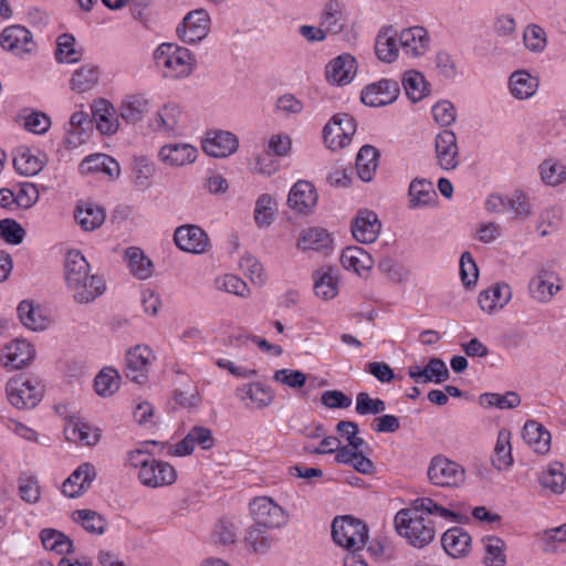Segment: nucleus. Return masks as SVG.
I'll return each mask as SVG.
<instances>
[{
	"instance_id": "nucleus-59",
	"label": "nucleus",
	"mask_w": 566,
	"mask_h": 566,
	"mask_svg": "<svg viewBox=\"0 0 566 566\" xmlns=\"http://www.w3.org/2000/svg\"><path fill=\"white\" fill-rule=\"evenodd\" d=\"M273 380L290 389L298 390L305 386L307 376L297 369L282 368L274 371Z\"/></svg>"
},
{
	"instance_id": "nucleus-52",
	"label": "nucleus",
	"mask_w": 566,
	"mask_h": 566,
	"mask_svg": "<svg viewBox=\"0 0 566 566\" xmlns=\"http://www.w3.org/2000/svg\"><path fill=\"white\" fill-rule=\"evenodd\" d=\"M214 286L218 291L245 297L250 290L245 281L232 273H223L214 279Z\"/></svg>"
},
{
	"instance_id": "nucleus-10",
	"label": "nucleus",
	"mask_w": 566,
	"mask_h": 566,
	"mask_svg": "<svg viewBox=\"0 0 566 566\" xmlns=\"http://www.w3.org/2000/svg\"><path fill=\"white\" fill-rule=\"evenodd\" d=\"M155 354L149 346L137 345L126 354V376L133 382L143 385L148 380Z\"/></svg>"
},
{
	"instance_id": "nucleus-50",
	"label": "nucleus",
	"mask_w": 566,
	"mask_h": 566,
	"mask_svg": "<svg viewBox=\"0 0 566 566\" xmlns=\"http://www.w3.org/2000/svg\"><path fill=\"white\" fill-rule=\"evenodd\" d=\"M180 115L178 106L166 105L157 113L154 125L161 133H176L180 126Z\"/></svg>"
},
{
	"instance_id": "nucleus-27",
	"label": "nucleus",
	"mask_w": 566,
	"mask_h": 566,
	"mask_svg": "<svg viewBox=\"0 0 566 566\" xmlns=\"http://www.w3.org/2000/svg\"><path fill=\"white\" fill-rule=\"evenodd\" d=\"M340 279L332 268H321L313 273V290L317 298L329 302L337 297Z\"/></svg>"
},
{
	"instance_id": "nucleus-12",
	"label": "nucleus",
	"mask_w": 566,
	"mask_h": 566,
	"mask_svg": "<svg viewBox=\"0 0 566 566\" xmlns=\"http://www.w3.org/2000/svg\"><path fill=\"white\" fill-rule=\"evenodd\" d=\"M399 96L397 82L382 78L364 87L360 101L370 107H380L394 103Z\"/></svg>"
},
{
	"instance_id": "nucleus-24",
	"label": "nucleus",
	"mask_w": 566,
	"mask_h": 566,
	"mask_svg": "<svg viewBox=\"0 0 566 566\" xmlns=\"http://www.w3.org/2000/svg\"><path fill=\"white\" fill-rule=\"evenodd\" d=\"M175 242L182 251L200 254L209 249V238L196 226H182L175 232Z\"/></svg>"
},
{
	"instance_id": "nucleus-8",
	"label": "nucleus",
	"mask_w": 566,
	"mask_h": 566,
	"mask_svg": "<svg viewBox=\"0 0 566 566\" xmlns=\"http://www.w3.org/2000/svg\"><path fill=\"white\" fill-rule=\"evenodd\" d=\"M155 60L176 77L190 74L195 63L192 54L187 49L172 43L160 44L155 52Z\"/></svg>"
},
{
	"instance_id": "nucleus-5",
	"label": "nucleus",
	"mask_w": 566,
	"mask_h": 566,
	"mask_svg": "<svg viewBox=\"0 0 566 566\" xmlns=\"http://www.w3.org/2000/svg\"><path fill=\"white\" fill-rule=\"evenodd\" d=\"M332 528L335 543L350 551L352 554L360 551L368 538L366 525L360 520L350 516L335 518Z\"/></svg>"
},
{
	"instance_id": "nucleus-56",
	"label": "nucleus",
	"mask_w": 566,
	"mask_h": 566,
	"mask_svg": "<svg viewBox=\"0 0 566 566\" xmlns=\"http://www.w3.org/2000/svg\"><path fill=\"white\" fill-rule=\"evenodd\" d=\"M238 269L245 275L253 284H262L265 281V273L263 264L260 260L251 254H244L238 262Z\"/></svg>"
},
{
	"instance_id": "nucleus-58",
	"label": "nucleus",
	"mask_w": 566,
	"mask_h": 566,
	"mask_svg": "<svg viewBox=\"0 0 566 566\" xmlns=\"http://www.w3.org/2000/svg\"><path fill=\"white\" fill-rule=\"evenodd\" d=\"M148 108V101L142 96H129L120 105V116L129 123L138 122Z\"/></svg>"
},
{
	"instance_id": "nucleus-45",
	"label": "nucleus",
	"mask_w": 566,
	"mask_h": 566,
	"mask_svg": "<svg viewBox=\"0 0 566 566\" xmlns=\"http://www.w3.org/2000/svg\"><path fill=\"white\" fill-rule=\"evenodd\" d=\"M378 168V151L373 146L361 147L356 158L358 177L363 181H370Z\"/></svg>"
},
{
	"instance_id": "nucleus-18",
	"label": "nucleus",
	"mask_w": 566,
	"mask_h": 566,
	"mask_svg": "<svg viewBox=\"0 0 566 566\" xmlns=\"http://www.w3.org/2000/svg\"><path fill=\"white\" fill-rule=\"evenodd\" d=\"M333 244L332 234L322 227L302 229L295 239V249L302 253L324 252Z\"/></svg>"
},
{
	"instance_id": "nucleus-29",
	"label": "nucleus",
	"mask_w": 566,
	"mask_h": 566,
	"mask_svg": "<svg viewBox=\"0 0 566 566\" xmlns=\"http://www.w3.org/2000/svg\"><path fill=\"white\" fill-rule=\"evenodd\" d=\"M238 138L229 132H209L203 142V151L212 157H227L237 151Z\"/></svg>"
},
{
	"instance_id": "nucleus-41",
	"label": "nucleus",
	"mask_w": 566,
	"mask_h": 566,
	"mask_svg": "<svg viewBox=\"0 0 566 566\" xmlns=\"http://www.w3.org/2000/svg\"><path fill=\"white\" fill-rule=\"evenodd\" d=\"M80 172L82 175L104 172L109 177H117L120 169L119 165L112 157L104 154H94L81 161Z\"/></svg>"
},
{
	"instance_id": "nucleus-33",
	"label": "nucleus",
	"mask_w": 566,
	"mask_h": 566,
	"mask_svg": "<svg viewBox=\"0 0 566 566\" xmlns=\"http://www.w3.org/2000/svg\"><path fill=\"white\" fill-rule=\"evenodd\" d=\"M93 118L96 128L105 135H113L119 128V120L115 107L105 98H97L92 104Z\"/></svg>"
},
{
	"instance_id": "nucleus-51",
	"label": "nucleus",
	"mask_w": 566,
	"mask_h": 566,
	"mask_svg": "<svg viewBox=\"0 0 566 566\" xmlns=\"http://www.w3.org/2000/svg\"><path fill=\"white\" fill-rule=\"evenodd\" d=\"M506 543L496 536H490L484 539V563L486 566L506 565Z\"/></svg>"
},
{
	"instance_id": "nucleus-21",
	"label": "nucleus",
	"mask_w": 566,
	"mask_h": 566,
	"mask_svg": "<svg viewBox=\"0 0 566 566\" xmlns=\"http://www.w3.org/2000/svg\"><path fill=\"white\" fill-rule=\"evenodd\" d=\"M213 444L214 439L208 428L195 427L181 441L171 447L169 454L174 457H187L193 453L196 446H199L202 450H209Z\"/></svg>"
},
{
	"instance_id": "nucleus-3",
	"label": "nucleus",
	"mask_w": 566,
	"mask_h": 566,
	"mask_svg": "<svg viewBox=\"0 0 566 566\" xmlns=\"http://www.w3.org/2000/svg\"><path fill=\"white\" fill-rule=\"evenodd\" d=\"M336 430L347 444L342 446L335 455L338 463L350 464L356 471L369 474L374 471L373 462L364 454L366 446L364 439L358 434V427L352 421H339Z\"/></svg>"
},
{
	"instance_id": "nucleus-53",
	"label": "nucleus",
	"mask_w": 566,
	"mask_h": 566,
	"mask_svg": "<svg viewBox=\"0 0 566 566\" xmlns=\"http://www.w3.org/2000/svg\"><path fill=\"white\" fill-rule=\"evenodd\" d=\"M40 537L46 551L56 554H67L72 549V542L60 531L45 528L41 532Z\"/></svg>"
},
{
	"instance_id": "nucleus-39",
	"label": "nucleus",
	"mask_w": 566,
	"mask_h": 566,
	"mask_svg": "<svg viewBox=\"0 0 566 566\" xmlns=\"http://www.w3.org/2000/svg\"><path fill=\"white\" fill-rule=\"evenodd\" d=\"M340 263L345 270L363 275L373 269L374 260L364 249L353 245L344 249L340 255Z\"/></svg>"
},
{
	"instance_id": "nucleus-23",
	"label": "nucleus",
	"mask_w": 566,
	"mask_h": 566,
	"mask_svg": "<svg viewBox=\"0 0 566 566\" xmlns=\"http://www.w3.org/2000/svg\"><path fill=\"white\" fill-rule=\"evenodd\" d=\"M381 231L378 216L368 209L358 211L352 224V233L360 243H373Z\"/></svg>"
},
{
	"instance_id": "nucleus-28",
	"label": "nucleus",
	"mask_w": 566,
	"mask_h": 566,
	"mask_svg": "<svg viewBox=\"0 0 566 566\" xmlns=\"http://www.w3.org/2000/svg\"><path fill=\"white\" fill-rule=\"evenodd\" d=\"M96 476V469L93 464L85 462L63 482L62 492L64 495L74 499L85 493Z\"/></svg>"
},
{
	"instance_id": "nucleus-17",
	"label": "nucleus",
	"mask_w": 566,
	"mask_h": 566,
	"mask_svg": "<svg viewBox=\"0 0 566 566\" xmlns=\"http://www.w3.org/2000/svg\"><path fill=\"white\" fill-rule=\"evenodd\" d=\"M251 512L255 525L264 528L280 527L284 523V511L270 497H259L253 501Z\"/></svg>"
},
{
	"instance_id": "nucleus-7",
	"label": "nucleus",
	"mask_w": 566,
	"mask_h": 566,
	"mask_svg": "<svg viewBox=\"0 0 566 566\" xmlns=\"http://www.w3.org/2000/svg\"><path fill=\"white\" fill-rule=\"evenodd\" d=\"M356 120L346 113L334 115L323 129L325 146L333 150H342L348 147L356 133Z\"/></svg>"
},
{
	"instance_id": "nucleus-15",
	"label": "nucleus",
	"mask_w": 566,
	"mask_h": 566,
	"mask_svg": "<svg viewBox=\"0 0 566 566\" xmlns=\"http://www.w3.org/2000/svg\"><path fill=\"white\" fill-rule=\"evenodd\" d=\"M512 295L510 285L499 282L480 292L478 304L483 313L493 315L502 311L510 303Z\"/></svg>"
},
{
	"instance_id": "nucleus-37",
	"label": "nucleus",
	"mask_w": 566,
	"mask_h": 566,
	"mask_svg": "<svg viewBox=\"0 0 566 566\" xmlns=\"http://www.w3.org/2000/svg\"><path fill=\"white\" fill-rule=\"evenodd\" d=\"M539 87V80L525 70H518L509 78V90L516 99L532 98Z\"/></svg>"
},
{
	"instance_id": "nucleus-38",
	"label": "nucleus",
	"mask_w": 566,
	"mask_h": 566,
	"mask_svg": "<svg viewBox=\"0 0 566 566\" xmlns=\"http://www.w3.org/2000/svg\"><path fill=\"white\" fill-rule=\"evenodd\" d=\"M22 325L31 331H43L49 326V319L42 307L30 300L21 301L17 308Z\"/></svg>"
},
{
	"instance_id": "nucleus-32",
	"label": "nucleus",
	"mask_w": 566,
	"mask_h": 566,
	"mask_svg": "<svg viewBox=\"0 0 566 566\" xmlns=\"http://www.w3.org/2000/svg\"><path fill=\"white\" fill-rule=\"evenodd\" d=\"M399 33L392 27L382 28L377 34L375 53L384 63H394L399 57Z\"/></svg>"
},
{
	"instance_id": "nucleus-42",
	"label": "nucleus",
	"mask_w": 566,
	"mask_h": 566,
	"mask_svg": "<svg viewBox=\"0 0 566 566\" xmlns=\"http://www.w3.org/2000/svg\"><path fill=\"white\" fill-rule=\"evenodd\" d=\"M277 202L275 198L270 193L260 195L254 205L253 220L258 228L268 229L270 228L276 217Z\"/></svg>"
},
{
	"instance_id": "nucleus-19",
	"label": "nucleus",
	"mask_w": 566,
	"mask_h": 566,
	"mask_svg": "<svg viewBox=\"0 0 566 566\" xmlns=\"http://www.w3.org/2000/svg\"><path fill=\"white\" fill-rule=\"evenodd\" d=\"M430 34L423 27L415 25L401 30L399 44L403 52L415 59L422 57L430 49Z\"/></svg>"
},
{
	"instance_id": "nucleus-63",
	"label": "nucleus",
	"mask_w": 566,
	"mask_h": 566,
	"mask_svg": "<svg viewBox=\"0 0 566 566\" xmlns=\"http://www.w3.org/2000/svg\"><path fill=\"white\" fill-rule=\"evenodd\" d=\"M342 7L336 1H329L325 4L322 14V24L327 32L338 33L343 29Z\"/></svg>"
},
{
	"instance_id": "nucleus-64",
	"label": "nucleus",
	"mask_w": 566,
	"mask_h": 566,
	"mask_svg": "<svg viewBox=\"0 0 566 566\" xmlns=\"http://www.w3.org/2000/svg\"><path fill=\"white\" fill-rule=\"evenodd\" d=\"M73 520L91 533L102 534L105 530L104 518L91 510L76 511L73 514Z\"/></svg>"
},
{
	"instance_id": "nucleus-61",
	"label": "nucleus",
	"mask_w": 566,
	"mask_h": 566,
	"mask_svg": "<svg viewBox=\"0 0 566 566\" xmlns=\"http://www.w3.org/2000/svg\"><path fill=\"white\" fill-rule=\"evenodd\" d=\"M81 285L83 286V289L85 291H87V293L91 294V296H88L87 298H83L78 293L80 291L76 290V287L74 286H71L70 289L72 290L73 292V295H74V298L78 302V303H88V302H92L93 300H95L97 296H99L101 294L104 293L106 286H105V283L104 281L97 276V275H87V277L85 280H82L81 281Z\"/></svg>"
},
{
	"instance_id": "nucleus-54",
	"label": "nucleus",
	"mask_w": 566,
	"mask_h": 566,
	"mask_svg": "<svg viewBox=\"0 0 566 566\" xmlns=\"http://www.w3.org/2000/svg\"><path fill=\"white\" fill-rule=\"evenodd\" d=\"M55 55L59 62L71 64L81 59L82 51L73 35L62 34L57 38Z\"/></svg>"
},
{
	"instance_id": "nucleus-31",
	"label": "nucleus",
	"mask_w": 566,
	"mask_h": 566,
	"mask_svg": "<svg viewBox=\"0 0 566 566\" xmlns=\"http://www.w3.org/2000/svg\"><path fill=\"white\" fill-rule=\"evenodd\" d=\"M33 48L32 35L24 27L11 25L2 31V49L20 55L30 53Z\"/></svg>"
},
{
	"instance_id": "nucleus-34",
	"label": "nucleus",
	"mask_w": 566,
	"mask_h": 566,
	"mask_svg": "<svg viewBox=\"0 0 566 566\" xmlns=\"http://www.w3.org/2000/svg\"><path fill=\"white\" fill-rule=\"evenodd\" d=\"M542 490L551 495H563L566 492V472L564 464L552 462L538 478Z\"/></svg>"
},
{
	"instance_id": "nucleus-40",
	"label": "nucleus",
	"mask_w": 566,
	"mask_h": 566,
	"mask_svg": "<svg viewBox=\"0 0 566 566\" xmlns=\"http://www.w3.org/2000/svg\"><path fill=\"white\" fill-rule=\"evenodd\" d=\"M441 542L447 554L453 558L464 557L471 548V536L459 527L448 530Z\"/></svg>"
},
{
	"instance_id": "nucleus-2",
	"label": "nucleus",
	"mask_w": 566,
	"mask_h": 566,
	"mask_svg": "<svg viewBox=\"0 0 566 566\" xmlns=\"http://www.w3.org/2000/svg\"><path fill=\"white\" fill-rule=\"evenodd\" d=\"M126 460L133 469L137 470V478L144 486L159 489L170 486L177 481V470L172 464L151 458L142 448L128 451Z\"/></svg>"
},
{
	"instance_id": "nucleus-11",
	"label": "nucleus",
	"mask_w": 566,
	"mask_h": 566,
	"mask_svg": "<svg viewBox=\"0 0 566 566\" xmlns=\"http://www.w3.org/2000/svg\"><path fill=\"white\" fill-rule=\"evenodd\" d=\"M358 72V62L350 53L332 59L325 66V78L333 86L349 85Z\"/></svg>"
},
{
	"instance_id": "nucleus-20",
	"label": "nucleus",
	"mask_w": 566,
	"mask_h": 566,
	"mask_svg": "<svg viewBox=\"0 0 566 566\" xmlns=\"http://www.w3.org/2000/svg\"><path fill=\"white\" fill-rule=\"evenodd\" d=\"M90 274V264L85 256L77 250H71L66 254L65 260V280L67 286H74L80 291L83 298L91 296L81 285V281L85 280Z\"/></svg>"
},
{
	"instance_id": "nucleus-55",
	"label": "nucleus",
	"mask_w": 566,
	"mask_h": 566,
	"mask_svg": "<svg viewBox=\"0 0 566 566\" xmlns=\"http://www.w3.org/2000/svg\"><path fill=\"white\" fill-rule=\"evenodd\" d=\"M132 273L139 279H147L151 274V261L138 248H129L126 252Z\"/></svg>"
},
{
	"instance_id": "nucleus-60",
	"label": "nucleus",
	"mask_w": 566,
	"mask_h": 566,
	"mask_svg": "<svg viewBox=\"0 0 566 566\" xmlns=\"http://www.w3.org/2000/svg\"><path fill=\"white\" fill-rule=\"evenodd\" d=\"M418 501L419 507L424 510L429 517L430 515H438L451 523H460L462 521V515L459 512L449 507H444L434 502L432 499L423 497L419 499Z\"/></svg>"
},
{
	"instance_id": "nucleus-49",
	"label": "nucleus",
	"mask_w": 566,
	"mask_h": 566,
	"mask_svg": "<svg viewBox=\"0 0 566 566\" xmlns=\"http://www.w3.org/2000/svg\"><path fill=\"white\" fill-rule=\"evenodd\" d=\"M17 122L21 124L24 129L36 135L45 134L52 124L50 116L41 111H30L19 114Z\"/></svg>"
},
{
	"instance_id": "nucleus-1",
	"label": "nucleus",
	"mask_w": 566,
	"mask_h": 566,
	"mask_svg": "<svg viewBox=\"0 0 566 566\" xmlns=\"http://www.w3.org/2000/svg\"><path fill=\"white\" fill-rule=\"evenodd\" d=\"M395 526L398 535L413 547L422 548L436 537L437 528L433 521L424 510L419 507V501L413 505L400 510L395 516Z\"/></svg>"
},
{
	"instance_id": "nucleus-57",
	"label": "nucleus",
	"mask_w": 566,
	"mask_h": 566,
	"mask_svg": "<svg viewBox=\"0 0 566 566\" xmlns=\"http://www.w3.org/2000/svg\"><path fill=\"white\" fill-rule=\"evenodd\" d=\"M410 201L413 206L430 205L434 202L437 195L430 181L415 180L409 189Z\"/></svg>"
},
{
	"instance_id": "nucleus-14",
	"label": "nucleus",
	"mask_w": 566,
	"mask_h": 566,
	"mask_svg": "<svg viewBox=\"0 0 566 566\" xmlns=\"http://www.w3.org/2000/svg\"><path fill=\"white\" fill-rule=\"evenodd\" d=\"M36 357L34 345L25 338H14L7 343L2 349L4 365L13 369H23L30 366Z\"/></svg>"
},
{
	"instance_id": "nucleus-4",
	"label": "nucleus",
	"mask_w": 566,
	"mask_h": 566,
	"mask_svg": "<svg viewBox=\"0 0 566 566\" xmlns=\"http://www.w3.org/2000/svg\"><path fill=\"white\" fill-rule=\"evenodd\" d=\"M7 397L15 408L36 406L44 395V385L35 377L24 374L15 375L7 382Z\"/></svg>"
},
{
	"instance_id": "nucleus-35",
	"label": "nucleus",
	"mask_w": 566,
	"mask_h": 566,
	"mask_svg": "<svg viewBox=\"0 0 566 566\" xmlns=\"http://www.w3.org/2000/svg\"><path fill=\"white\" fill-rule=\"evenodd\" d=\"M525 443L537 454H546L551 449L552 437L539 422L528 420L522 431Z\"/></svg>"
},
{
	"instance_id": "nucleus-25",
	"label": "nucleus",
	"mask_w": 566,
	"mask_h": 566,
	"mask_svg": "<svg viewBox=\"0 0 566 566\" xmlns=\"http://www.w3.org/2000/svg\"><path fill=\"white\" fill-rule=\"evenodd\" d=\"M64 433L69 441L84 447L96 446L102 437L99 428L77 418H70L67 420Z\"/></svg>"
},
{
	"instance_id": "nucleus-47",
	"label": "nucleus",
	"mask_w": 566,
	"mask_h": 566,
	"mask_svg": "<svg viewBox=\"0 0 566 566\" xmlns=\"http://www.w3.org/2000/svg\"><path fill=\"white\" fill-rule=\"evenodd\" d=\"M97 82V70L91 65H82L73 72L70 86L73 92L83 94L91 91Z\"/></svg>"
},
{
	"instance_id": "nucleus-26",
	"label": "nucleus",
	"mask_w": 566,
	"mask_h": 566,
	"mask_svg": "<svg viewBox=\"0 0 566 566\" xmlns=\"http://www.w3.org/2000/svg\"><path fill=\"white\" fill-rule=\"evenodd\" d=\"M436 159L444 170L454 169L459 164L457 137L451 130H443L436 137Z\"/></svg>"
},
{
	"instance_id": "nucleus-6",
	"label": "nucleus",
	"mask_w": 566,
	"mask_h": 566,
	"mask_svg": "<svg viewBox=\"0 0 566 566\" xmlns=\"http://www.w3.org/2000/svg\"><path fill=\"white\" fill-rule=\"evenodd\" d=\"M427 475L436 486L458 489L465 481V469L447 457L436 455L429 463Z\"/></svg>"
},
{
	"instance_id": "nucleus-46",
	"label": "nucleus",
	"mask_w": 566,
	"mask_h": 566,
	"mask_svg": "<svg viewBox=\"0 0 566 566\" xmlns=\"http://www.w3.org/2000/svg\"><path fill=\"white\" fill-rule=\"evenodd\" d=\"M120 375L112 367H104L94 379V388L98 396L111 397L119 390Z\"/></svg>"
},
{
	"instance_id": "nucleus-36",
	"label": "nucleus",
	"mask_w": 566,
	"mask_h": 566,
	"mask_svg": "<svg viewBox=\"0 0 566 566\" xmlns=\"http://www.w3.org/2000/svg\"><path fill=\"white\" fill-rule=\"evenodd\" d=\"M74 219L84 231L98 229L106 219L105 210L92 202H80L74 210Z\"/></svg>"
},
{
	"instance_id": "nucleus-62",
	"label": "nucleus",
	"mask_w": 566,
	"mask_h": 566,
	"mask_svg": "<svg viewBox=\"0 0 566 566\" xmlns=\"http://www.w3.org/2000/svg\"><path fill=\"white\" fill-rule=\"evenodd\" d=\"M245 395L256 408H265L274 401V392L261 382H253L247 386Z\"/></svg>"
},
{
	"instance_id": "nucleus-43",
	"label": "nucleus",
	"mask_w": 566,
	"mask_h": 566,
	"mask_svg": "<svg viewBox=\"0 0 566 566\" xmlns=\"http://www.w3.org/2000/svg\"><path fill=\"white\" fill-rule=\"evenodd\" d=\"M541 181L548 187H559L566 184V165L555 158L543 160L538 167Z\"/></svg>"
},
{
	"instance_id": "nucleus-30",
	"label": "nucleus",
	"mask_w": 566,
	"mask_h": 566,
	"mask_svg": "<svg viewBox=\"0 0 566 566\" xmlns=\"http://www.w3.org/2000/svg\"><path fill=\"white\" fill-rule=\"evenodd\" d=\"M48 163V156L39 150L21 147L13 157L15 170L24 176L33 177L43 170Z\"/></svg>"
},
{
	"instance_id": "nucleus-9",
	"label": "nucleus",
	"mask_w": 566,
	"mask_h": 566,
	"mask_svg": "<svg viewBox=\"0 0 566 566\" xmlns=\"http://www.w3.org/2000/svg\"><path fill=\"white\" fill-rule=\"evenodd\" d=\"M318 202V192L315 186L307 180L296 181L289 191L286 205L298 217H306L314 212Z\"/></svg>"
},
{
	"instance_id": "nucleus-16",
	"label": "nucleus",
	"mask_w": 566,
	"mask_h": 566,
	"mask_svg": "<svg viewBox=\"0 0 566 566\" xmlns=\"http://www.w3.org/2000/svg\"><path fill=\"white\" fill-rule=\"evenodd\" d=\"M210 17L203 9L189 12L178 28L179 36L188 43H196L208 35Z\"/></svg>"
},
{
	"instance_id": "nucleus-44",
	"label": "nucleus",
	"mask_w": 566,
	"mask_h": 566,
	"mask_svg": "<svg viewBox=\"0 0 566 566\" xmlns=\"http://www.w3.org/2000/svg\"><path fill=\"white\" fill-rule=\"evenodd\" d=\"M402 85L409 99L415 103L422 101L430 92L424 75L415 70L405 72Z\"/></svg>"
},
{
	"instance_id": "nucleus-48",
	"label": "nucleus",
	"mask_w": 566,
	"mask_h": 566,
	"mask_svg": "<svg viewBox=\"0 0 566 566\" xmlns=\"http://www.w3.org/2000/svg\"><path fill=\"white\" fill-rule=\"evenodd\" d=\"M511 440L512 433L510 430L502 429L499 431L494 448V463L499 470L507 469L513 463Z\"/></svg>"
},
{
	"instance_id": "nucleus-22",
	"label": "nucleus",
	"mask_w": 566,
	"mask_h": 566,
	"mask_svg": "<svg viewBox=\"0 0 566 566\" xmlns=\"http://www.w3.org/2000/svg\"><path fill=\"white\" fill-rule=\"evenodd\" d=\"M198 150L187 143H169L160 147L158 159L168 167H184L196 161Z\"/></svg>"
},
{
	"instance_id": "nucleus-13",
	"label": "nucleus",
	"mask_w": 566,
	"mask_h": 566,
	"mask_svg": "<svg viewBox=\"0 0 566 566\" xmlns=\"http://www.w3.org/2000/svg\"><path fill=\"white\" fill-rule=\"evenodd\" d=\"M560 289V277L551 268H541L530 282L532 296L541 303L551 302Z\"/></svg>"
}]
</instances>
